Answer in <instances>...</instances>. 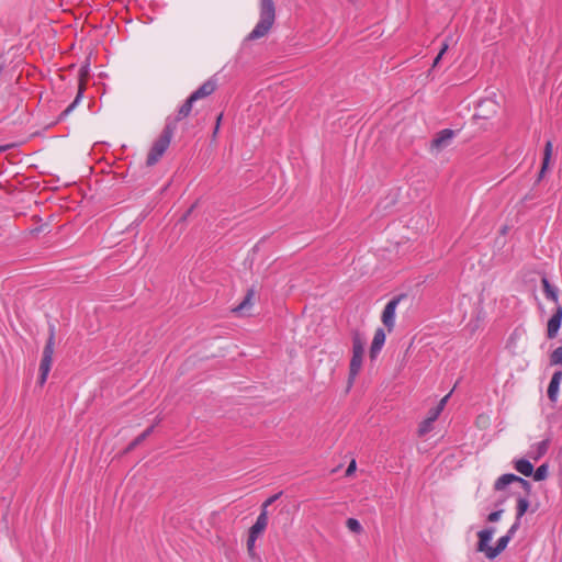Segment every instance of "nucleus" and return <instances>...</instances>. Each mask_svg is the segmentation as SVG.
<instances>
[{"label":"nucleus","mask_w":562,"mask_h":562,"mask_svg":"<svg viewBox=\"0 0 562 562\" xmlns=\"http://www.w3.org/2000/svg\"><path fill=\"white\" fill-rule=\"evenodd\" d=\"M512 483H518L525 491V496H518L516 505V518L521 520V517L526 514L529 508V495L531 494V483L516 474L506 473L501 475L494 483L495 491H503L506 486Z\"/></svg>","instance_id":"nucleus-2"},{"label":"nucleus","mask_w":562,"mask_h":562,"mask_svg":"<svg viewBox=\"0 0 562 562\" xmlns=\"http://www.w3.org/2000/svg\"><path fill=\"white\" fill-rule=\"evenodd\" d=\"M561 324H562V306L558 304L552 316L549 318V321L547 323V337L549 339H554L558 336L559 330L561 328Z\"/></svg>","instance_id":"nucleus-9"},{"label":"nucleus","mask_w":562,"mask_h":562,"mask_svg":"<svg viewBox=\"0 0 562 562\" xmlns=\"http://www.w3.org/2000/svg\"><path fill=\"white\" fill-rule=\"evenodd\" d=\"M457 132L450 128H445L438 132L431 140L430 147L431 149H436L438 151L448 147L456 136Z\"/></svg>","instance_id":"nucleus-8"},{"label":"nucleus","mask_w":562,"mask_h":562,"mask_svg":"<svg viewBox=\"0 0 562 562\" xmlns=\"http://www.w3.org/2000/svg\"><path fill=\"white\" fill-rule=\"evenodd\" d=\"M54 346H55V342H52V340H50V341H46V345L44 347L42 360L40 363V376H38L40 385L45 384L48 373L50 371L52 362H53Z\"/></svg>","instance_id":"nucleus-5"},{"label":"nucleus","mask_w":562,"mask_h":562,"mask_svg":"<svg viewBox=\"0 0 562 562\" xmlns=\"http://www.w3.org/2000/svg\"><path fill=\"white\" fill-rule=\"evenodd\" d=\"M217 78L216 76H212L205 82H203L196 90H194L190 97L198 101L200 99H204L211 95L217 88Z\"/></svg>","instance_id":"nucleus-10"},{"label":"nucleus","mask_w":562,"mask_h":562,"mask_svg":"<svg viewBox=\"0 0 562 562\" xmlns=\"http://www.w3.org/2000/svg\"><path fill=\"white\" fill-rule=\"evenodd\" d=\"M193 207H194V206H191V207L187 211V213L183 215V220H186V218L189 216V214L192 212Z\"/></svg>","instance_id":"nucleus-37"},{"label":"nucleus","mask_w":562,"mask_h":562,"mask_svg":"<svg viewBox=\"0 0 562 562\" xmlns=\"http://www.w3.org/2000/svg\"><path fill=\"white\" fill-rule=\"evenodd\" d=\"M401 301V296L393 297L390 300L383 312H382V323L387 328L389 331H392L395 325V311Z\"/></svg>","instance_id":"nucleus-7"},{"label":"nucleus","mask_w":562,"mask_h":562,"mask_svg":"<svg viewBox=\"0 0 562 562\" xmlns=\"http://www.w3.org/2000/svg\"><path fill=\"white\" fill-rule=\"evenodd\" d=\"M441 412H442V411H441V407H440V406H435V407H432V408L429 411L427 418H428L429 420L435 422V420L438 418V416L440 415V413H441Z\"/></svg>","instance_id":"nucleus-30"},{"label":"nucleus","mask_w":562,"mask_h":562,"mask_svg":"<svg viewBox=\"0 0 562 562\" xmlns=\"http://www.w3.org/2000/svg\"><path fill=\"white\" fill-rule=\"evenodd\" d=\"M535 481H543L548 476V464L543 463L532 473Z\"/></svg>","instance_id":"nucleus-24"},{"label":"nucleus","mask_w":562,"mask_h":562,"mask_svg":"<svg viewBox=\"0 0 562 562\" xmlns=\"http://www.w3.org/2000/svg\"><path fill=\"white\" fill-rule=\"evenodd\" d=\"M10 146H0V154L4 153Z\"/></svg>","instance_id":"nucleus-38"},{"label":"nucleus","mask_w":562,"mask_h":562,"mask_svg":"<svg viewBox=\"0 0 562 562\" xmlns=\"http://www.w3.org/2000/svg\"><path fill=\"white\" fill-rule=\"evenodd\" d=\"M55 337H56V326L52 323L48 324V338H47V341H50L52 342H55Z\"/></svg>","instance_id":"nucleus-33"},{"label":"nucleus","mask_w":562,"mask_h":562,"mask_svg":"<svg viewBox=\"0 0 562 562\" xmlns=\"http://www.w3.org/2000/svg\"><path fill=\"white\" fill-rule=\"evenodd\" d=\"M268 525V512H265V509L260 510L259 516L257 517L255 524L250 527L249 533L254 537H259Z\"/></svg>","instance_id":"nucleus-15"},{"label":"nucleus","mask_w":562,"mask_h":562,"mask_svg":"<svg viewBox=\"0 0 562 562\" xmlns=\"http://www.w3.org/2000/svg\"><path fill=\"white\" fill-rule=\"evenodd\" d=\"M258 538L257 537H254L251 535H248V539H247V550L249 552L250 555L254 554V550H255V542Z\"/></svg>","instance_id":"nucleus-32"},{"label":"nucleus","mask_w":562,"mask_h":562,"mask_svg":"<svg viewBox=\"0 0 562 562\" xmlns=\"http://www.w3.org/2000/svg\"><path fill=\"white\" fill-rule=\"evenodd\" d=\"M551 155H552V142L548 140L544 146L543 161H542V167H541L540 175H539L540 177H542V175L544 173V171L548 167V164L550 161Z\"/></svg>","instance_id":"nucleus-21"},{"label":"nucleus","mask_w":562,"mask_h":562,"mask_svg":"<svg viewBox=\"0 0 562 562\" xmlns=\"http://www.w3.org/2000/svg\"><path fill=\"white\" fill-rule=\"evenodd\" d=\"M448 47H449L448 42H447V41H446V42H443V43H442V46H441V48H440V52L438 53V55H437V56H436V58L434 59L432 67H436V66L438 65L439 60L441 59V57L443 56V54L447 52Z\"/></svg>","instance_id":"nucleus-28"},{"label":"nucleus","mask_w":562,"mask_h":562,"mask_svg":"<svg viewBox=\"0 0 562 562\" xmlns=\"http://www.w3.org/2000/svg\"><path fill=\"white\" fill-rule=\"evenodd\" d=\"M276 20V7L272 0H260L259 21L254 30L247 35L246 41H256L265 37Z\"/></svg>","instance_id":"nucleus-3"},{"label":"nucleus","mask_w":562,"mask_h":562,"mask_svg":"<svg viewBox=\"0 0 562 562\" xmlns=\"http://www.w3.org/2000/svg\"><path fill=\"white\" fill-rule=\"evenodd\" d=\"M362 359H363V353H352V357L350 359V364H349V376H348L349 387L353 384L356 376L358 375V373L361 370Z\"/></svg>","instance_id":"nucleus-13"},{"label":"nucleus","mask_w":562,"mask_h":562,"mask_svg":"<svg viewBox=\"0 0 562 562\" xmlns=\"http://www.w3.org/2000/svg\"><path fill=\"white\" fill-rule=\"evenodd\" d=\"M255 295L254 289H249L241 301V303L234 310L236 312L244 311L245 308H248L251 305V300Z\"/></svg>","instance_id":"nucleus-23"},{"label":"nucleus","mask_w":562,"mask_h":562,"mask_svg":"<svg viewBox=\"0 0 562 562\" xmlns=\"http://www.w3.org/2000/svg\"><path fill=\"white\" fill-rule=\"evenodd\" d=\"M222 117H223V114L221 113V114L216 117V124H215V125L220 126L221 121H222Z\"/></svg>","instance_id":"nucleus-36"},{"label":"nucleus","mask_w":562,"mask_h":562,"mask_svg":"<svg viewBox=\"0 0 562 562\" xmlns=\"http://www.w3.org/2000/svg\"><path fill=\"white\" fill-rule=\"evenodd\" d=\"M161 420H162V418L158 416V417L155 419L154 425H155V426H156V425H158Z\"/></svg>","instance_id":"nucleus-39"},{"label":"nucleus","mask_w":562,"mask_h":562,"mask_svg":"<svg viewBox=\"0 0 562 562\" xmlns=\"http://www.w3.org/2000/svg\"><path fill=\"white\" fill-rule=\"evenodd\" d=\"M352 353H364L366 337L358 329L351 331Z\"/></svg>","instance_id":"nucleus-18"},{"label":"nucleus","mask_w":562,"mask_h":562,"mask_svg":"<svg viewBox=\"0 0 562 562\" xmlns=\"http://www.w3.org/2000/svg\"><path fill=\"white\" fill-rule=\"evenodd\" d=\"M520 527V520H515V522L510 526V528L507 530L506 536H508L510 539L515 536L516 531Z\"/></svg>","instance_id":"nucleus-31"},{"label":"nucleus","mask_w":562,"mask_h":562,"mask_svg":"<svg viewBox=\"0 0 562 562\" xmlns=\"http://www.w3.org/2000/svg\"><path fill=\"white\" fill-rule=\"evenodd\" d=\"M497 111V103L491 99L482 100L476 108L474 114L477 119L487 120L492 117Z\"/></svg>","instance_id":"nucleus-11"},{"label":"nucleus","mask_w":562,"mask_h":562,"mask_svg":"<svg viewBox=\"0 0 562 562\" xmlns=\"http://www.w3.org/2000/svg\"><path fill=\"white\" fill-rule=\"evenodd\" d=\"M495 531V527H487L477 532L479 541L476 544V550L479 552L485 553V557L490 560L498 557L507 548L509 541L512 540L508 536L504 535L497 540L495 547L488 546Z\"/></svg>","instance_id":"nucleus-4"},{"label":"nucleus","mask_w":562,"mask_h":562,"mask_svg":"<svg viewBox=\"0 0 562 562\" xmlns=\"http://www.w3.org/2000/svg\"><path fill=\"white\" fill-rule=\"evenodd\" d=\"M432 424H434V422H432V420H429L428 418H425V419L419 424V427H418V435H419V436H425L426 434H428V432L432 429Z\"/></svg>","instance_id":"nucleus-26"},{"label":"nucleus","mask_w":562,"mask_h":562,"mask_svg":"<svg viewBox=\"0 0 562 562\" xmlns=\"http://www.w3.org/2000/svg\"><path fill=\"white\" fill-rule=\"evenodd\" d=\"M549 446H550V439L547 438L544 440H541L540 442L531 446V450L529 452V457L533 460H539L540 458H542L548 449H549Z\"/></svg>","instance_id":"nucleus-16"},{"label":"nucleus","mask_w":562,"mask_h":562,"mask_svg":"<svg viewBox=\"0 0 562 562\" xmlns=\"http://www.w3.org/2000/svg\"><path fill=\"white\" fill-rule=\"evenodd\" d=\"M346 526H347V528H348L351 532H353V533H356V535H360V533H362V532H363V527H362V525H361V524L359 522V520H358V519H356V518H348V519H347V521H346Z\"/></svg>","instance_id":"nucleus-22"},{"label":"nucleus","mask_w":562,"mask_h":562,"mask_svg":"<svg viewBox=\"0 0 562 562\" xmlns=\"http://www.w3.org/2000/svg\"><path fill=\"white\" fill-rule=\"evenodd\" d=\"M194 102L195 101L189 95L188 99L183 102V104L178 109L177 114L175 116H168L166 119V124L161 134L154 142L153 146L148 151L146 158L147 166L151 167L156 165L164 156V154L166 153L171 143L178 123L190 115Z\"/></svg>","instance_id":"nucleus-1"},{"label":"nucleus","mask_w":562,"mask_h":562,"mask_svg":"<svg viewBox=\"0 0 562 562\" xmlns=\"http://www.w3.org/2000/svg\"><path fill=\"white\" fill-rule=\"evenodd\" d=\"M155 429V425L149 426L145 429L140 435H138L126 448V451L134 450L137 446H139Z\"/></svg>","instance_id":"nucleus-20"},{"label":"nucleus","mask_w":562,"mask_h":562,"mask_svg":"<svg viewBox=\"0 0 562 562\" xmlns=\"http://www.w3.org/2000/svg\"><path fill=\"white\" fill-rule=\"evenodd\" d=\"M515 469L525 476H531L533 473V465L527 459H519L515 462Z\"/></svg>","instance_id":"nucleus-19"},{"label":"nucleus","mask_w":562,"mask_h":562,"mask_svg":"<svg viewBox=\"0 0 562 562\" xmlns=\"http://www.w3.org/2000/svg\"><path fill=\"white\" fill-rule=\"evenodd\" d=\"M550 364L551 366H561L562 364V346L555 348L550 353Z\"/></svg>","instance_id":"nucleus-25"},{"label":"nucleus","mask_w":562,"mask_h":562,"mask_svg":"<svg viewBox=\"0 0 562 562\" xmlns=\"http://www.w3.org/2000/svg\"><path fill=\"white\" fill-rule=\"evenodd\" d=\"M218 128H220V126L215 125L214 131H213V136H215L217 134Z\"/></svg>","instance_id":"nucleus-40"},{"label":"nucleus","mask_w":562,"mask_h":562,"mask_svg":"<svg viewBox=\"0 0 562 562\" xmlns=\"http://www.w3.org/2000/svg\"><path fill=\"white\" fill-rule=\"evenodd\" d=\"M504 513V509H497L495 512H492L491 514H488L487 516V521L490 522H496L501 519L502 515Z\"/></svg>","instance_id":"nucleus-29"},{"label":"nucleus","mask_w":562,"mask_h":562,"mask_svg":"<svg viewBox=\"0 0 562 562\" xmlns=\"http://www.w3.org/2000/svg\"><path fill=\"white\" fill-rule=\"evenodd\" d=\"M542 289L544 292V295L548 300L552 301L553 303H559V291L555 286H553L547 277H542L541 279Z\"/></svg>","instance_id":"nucleus-17"},{"label":"nucleus","mask_w":562,"mask_h":562,"mask_svg":"<svg viewBox=\"0 0 562 562\" xmlns=\"http://www.w3.org/2000/svg\"><path fill=\"white\" fill-rule=\"evenodd\" d=\"M89 76V66H82L79 70V89L75 100L60 113L59 120H64L79 104L86 89V81Z\"/></svg>","instance_id":"nucleus-6"},{"label":"nucleus","mask_w":562,"mask_h":562,"mask_svg":"<svg viewBox=\"0 0 562 562\" xmlns=\"http://www.w3.org/2000/svg\"><path fill=\"white\" fill-rule=\"evenodd\" d=\"M385 338H386V336H385L383 328H378L374 333V337H373V340H372V344L370 347V351H369L371 360H374L378 357V355L380 353V351L385 342Z\"/></svg>","instance_id":"nucleus-12"},{"label":"nucleus","mask_w":562,"mask_h":562,"mask_svg":"<svg viewBox=\"0 0 562 562\" xmlns=\"http://www.w3.org/2000/svg\"><path fill=\"white\" fill-rule=\"evenodd\" d=\"M450 394L446 395L439 403L437 406H440L441 407V411L443 409L446 403H447V400L449 397Z\"/></svg>","instance_id":"nucleus-35"},{"label":"nucleus","mask_w":562,"mask_h":562,"mask_svg":"<svg viewBox=\"0 0 562 562\" xmlns=\"http://www.w3.org/2000/svg\"><path fill=\"white\" fill-rule=\"evenodd\" d=\"M562 381V371H555L550 380L549 386H548V397L551 402H557L558 395H559V389Z\"/></svg>","instance_id":"nucleus-14"},{"label":"nucleus","mask_w":562,"mask_h":562,"mask_svg":"<svg viewBox=\"0 0 562 562\" xmlns=\"http://www.w3.org/2000/svg\"><path fill=\"white\" fill-rule=\"evenodd\" d=\"M355 471H356V461H355V460H352V461L349 463V465H348V468H347V470H346V475H347V476H349V475H351Z\"/></svg>","instance_id":"nucleus-34"},{"label":"nucleus","mask_w":562,"mask_h":562,"mask_svg":"<svg viewBox=\"0 0 562 562\" xmlns=\"http://www.w3.org/2000/svg\"><path fill=\"white\" fill-rule=\"evenodd\" d=\"M282 492L280 493H277L270 497H268L261 505V510L265 509V512H268V507L270 505H272L280 496H281Z\"/></svg>","instance_id":"nucleus-27"}]
</instances>
